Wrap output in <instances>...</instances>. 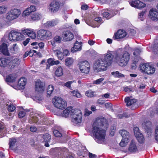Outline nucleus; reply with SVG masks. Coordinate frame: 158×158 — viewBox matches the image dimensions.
<instances>
[{
	"label": "nucleus",
	"mask_w": 158,
	"mask_h": 158,
	"mask_svg": "<svg viewBox=\"0 0 158 158\" xmlns=\"http://www.w3.org/2000/svg\"><path fill=\"white\" fill-rule=\"evenodd\" d=\"M130 57V54L127 51L120 48L115 53L114 60L119 65L123 67L127 64Z\"/></svg>",
	"instance_id": "nucleus-1"
},
{
	"label": "nucleus",
	"mask_w": 158,
	"mask_h": 158,
	"mask_svg": "<svg viewBox=\"0 0 158 158\" xmlns=\"http://www.w3.org/2000/svg\"><path fill=\"white\" fill-rule=\"evenodd\" d=\"M72 107H68L64 110L61 113L62 117H67L70 114L71 121L74 123L77 124L81 122V111L78 110H74Z\"/></svg>",
	"instance_id": "nucleus-2"
},
{
	"label": "nucleus",
	"mask_w": 158,
	"mask_h": 158,
	"mask_svg": "<svg viewBox=\"0 0 158 158\" xmlns=\"http://www.w3.org/2000/svg\"><path fill=\"white\" fill-rule=\"evenodd\" d=\"M107 129L95 126L92 131L94 138L98 143H104L106 136V131Z\"/></svg>",
	"instance_id": "nucleus-3"
},
{
	"label": "nucleus",
	"mask_w": 158,
	"mask_h": 158,
	"mask_svg": "<svg viewBox=\"0 0 158 158\" xmlns=\"http://www.w3.org/2000/svg\"><path fill=\"white\" fill-rule=\"evenodd\" d=\"M21 14V11L19 9L13 7L6 14V19L11 21L18 18Z\"/></svg>",
	"instance_id": "nucleus-4"
},
{
	"label": "nucleus",
	"mask_w": 158,
	"mask_h": 158,
	"mask_svg": "<svg viewBox=\"0 0 158 158\" xmlns=\"http://www.w3.org/2000/svg\"><path fill=\"white\" fill-rule=\"evenodd\" d=\"M139 68L142 72L148 74H152L155 71V68L152 66L145 63L141 64Z\"/></svg>",
	"instance_id": "nucleus-5"
},
{
	"label": "nucleus",
	"mask_w": 158,
	"mask_h": 158,
	"mask_svg": "<svg viewBox=\"0 0 158 158\" xmlns=\"http://www.w3.org/2000/svg\"><path fill=\"white\" fill-rule=\"evenodd\" d=\"M52 102L54 106L59 109H63L66 107V102L61 98H54L52 99Z\"/></svg>",
	"instance_id": "nucleus-6"
},
{
	"label": "nucleus",
	"mask_w": 158,
	"mask_h": 158,
	"mask_svg": "<svg viewBox=\"0 0 158 158\" xmlns=\"http://www.w3.org/2000/svg\"><path fill=\"white\" fill-rule=\"evenodd\" d=\"M97 126V127H102L103 129H107L108 127V124L107 123L106 120L103 117H100L97 118L93 124V127Z\"/></svg>",
	"instance_id": "nucleus-7"
},
{
	"label": "nucleus",
	"mask_w": 158,
	"mask_h": 158,
	"mask_svg": "<svg viewBox=\"0 0 158 158\" xmlns=\"http://www.w3.org/2000/svg\"><path fill=\"white\" fill-rule=\"evenodd\" d=\"M78 65L82 73L86 74L89 73L90 71V65L88 61L84 60L80 61Z\"/></svg>",
	"instance_id": "nucleus-8"
},
{
	"label": "nucleus",
	"mask_w": 158,
	"mask_h": 158,
	"mask_svg": "<svg viewBox=\"0 0 158 158\" xmlns=\"http://www.w3.org/2000/svg\"><path fill=\"white\" fill-rule=\"evenodd\" d=\"M103 61L102 59L96 61L93 66L94 70L97 72L106 70L107 66Z\"/></svg>",
	"instance_id": "nucleus-9"
},
{
	"label": "nucleus",
	"mask_w": 158,
	"mask_h": 158,
	"mask_svg": "<svg viewBox=\"0 0 158 158\" xmlns=\"http://www.w3.org/2000/svg\"><path fill=\"white\" fill-rule=\"evenodd\" d=\"M37 36L41 40L48 39L52 37V34L50 31L41 29L38 31Z\"/></svg>",
	"instance_id": "nucleus-10"
},
{
	"label": "nucleus",
	"mask_w": 158,
	"mask_h": 158,
	"mask_svg": "<svg viewBox=\"0 0 158 158\" xmlns=\"http://www.w3.org/2000/svg\"><path fill=\"white\" fill-rule=\"evenodd\" d=\"M31 123H34L37 124H40V122H39L38 121L40 120V121L42 122H45V119L44 117H41L40 114L36 113L35 114L32 116L31 118Z\"/></svg>",
	"instance_id": "nucleus-11"
},
{
	"label": "nucleus",
	"mask_w": 158,
	"mask_h": 158,
	"mask_svg": "<svg viewBox=\"0 0 158 158\" xmlns=\"http://www.w3.org/2000/svg\"><path fill=\"white\" fill-rule=\"evenodd\" d=\"M35 91L40 93H42L44 90V84L40 80L35 82Z\"/></svg>",
	"instance_id": "nucleus-12"
},
{
	"label": "nucleus",
	"mask_w": 158,
	"mask_h": 158,
	"mask_svg": "<svg viewBox=\"0 0 158 158\" xmlns=\"http://www.w3.org/2000/svg\"><path fill=\"white\" fill-rule=\"evenodd\" d=\"M113 58V55L111 53L108 52L105 56L104 58L102 59L107 66L111 64Z\"/></svg>",
	"instance_id": "nucleus-13"
},
{
	"label": "nucleus",
	"mask_w": 158,
	"mask_h": 158,
	"mask_svg": "<svg viewBox=\"0 0 158 158\" xmlns=\"http://www.w3.org/2000/svg\"><path fill=\"white\" fill-rule=\"evenodd\" d=\"M113 58V55L111 53L108 52L105 56L104 58L102 59L107 66L111 64Z\"/></svg>",
	"instance_id": "nucleus-14"
},
{
	"label": "nucleus",
	"mask_w": 158,
	"mask_h": 158,
	"mask_svg": "<svg viewBox=\"0 0 158 158\" xmlns=\"http://www.w3.org/2000/svg\"><path fill=\"white\" fill-rule=\"evenodd\" d=\"M127 35L126 32L124 31L119 30L114 34L113 38L115 40L120 39L125 37Z\"/></svg>",
	"instance_id": "nucleus-15"
},
{
	"label": "nucleus",
	"mask_w": 158,
	"mask_h": 158,
	"mask_svg": "<svg viewBox=\"0 0 158 158\" xmlns=\"http://www.w3.org/2000/svg\"><path fill=\"white\" fill-rule=\"evenodd\" d=\"M149 18L153 21L158 20V11L156 9H151L149 12Z\"/></svg>",
	"instance_id": "nucleus-16"
},
{
	"label": "nucleus",
	"mask_w": 158,
	"mask_h": 158,
	"mask_svg": "<svg viewBox=\"0 0 158 158\" xmlns=\"http://www.w3.org/2000/svg\"><path fill=\"white\" fill-rule=\"evenodd\" d=\"M131 5L135 7L140 9L144 7L145 4L139 0H135L132 1L130 3Z\"/></svg>",
	"instance_id": "nucleus-17"
},
{
	"label": "nucleus",
	"mask_w": 158,
	"mask_h": 158,
	"mask_svg": "<svg viewBox=\"0 0 158 158\" xmlns=\"http://www.w3.org/2000/svg\"><path fill=\"white\" fill-rule=\"evenodd\" d=\"M22 33L24 35H26L31 38L34 39L36 37V34L33 30L28 29H24L22 31Z\"/></svg>",
	"instance_id": "nucleus-18"
},
{
	"label": "nucleus",
	"mask_w": 158,
	"mask_h": 158,
	"mask_svg": "<svg viewBox=\"0 0 158 158\" xmlns=\"http://www.w3.org/2000/svg\"><path fill=\"white\" fill-rule=\"evenodd\" d=\"M63 38L66 41L71 40L74 38L73 34L70 31H66L64 32Z\"/></svg>",
	"instance_id": "nucleus-19"
},
{
	"label": "nucleus",
	"mask_w": 158,
	"mask_h": 158,
	"mask_svg": "<svg viewBox=\"0 0 158 158\" xmlns=\"http://www.w3.org/2000/svg\"><path fill=\"white\" fill-rule=\"evenodd\" d=\"M60 6L59 3L56 1H53L50 4V9L52 12H56L58 10Z\"/></svg>",
	"instance_id": "nucleus-20"
},
{
	"label": "nucleus",
	"mask_w": 158,
	"mask_h": 158,
	"mask_svg": "<svg viewBox=\"0 0 158 158\" xmlns=\"http://www.w3.org/2000/svg\"><path fill=\"white\" fill-rule=\"evenodd\" d=\"M138 150L136 143L135 141L132 140L129 146L128 151L130 152H135Z\"/></svg>",
	"instance_id": "nucleus-21"
},
{
	"label": "nucleus",
	"mask_w": 158,
	"mask_h": 158,
	"mask_svg": "<svg viewBox=\"0 0 158 158\" xmlns=\"http://www.w3.org/2000/svg\"><path fill=\"white\" fill-rule=\"evenodd\" d=\"M0 52L4 55H9L7 44L5 43H3L0 45Z\"/></svg>",
	"instance_id": "nucleus-22"
},
{
	"label": "nucleus",
	"mask_w": 158,
	"mask_h": 158,
	"mask_svg": "<svg viewBox=\"0 0 158 158\" xmlns=\"http://www.w3.org/2000/svg\"><path fill=\"white\" fill-rule=\"evenodd\" d=\"M81 46V42H79L76 41L73 47L71 48V52L73 53L81 50L82 48Z\"/></svg>",
	"instance_id": "nucleus-23"
},
{
	"label": "nucleus",
	"mask_w": 158,
	"mask_h": 158,
	"mask_svg": "<svg viewBox=\"0 0 158 158\" xmlns=\"http://www.w3.org/2000/svg\"><path fill=\"white\" fill-rule=\"evenodd\" d=\"M152 126V123L148 121H145L142 124L143 127L148 133L151 132Z\"/></svg>",
	"instance_id": "nucleus-24"
},
{
	"label": "nucleus",
	"mask_w": 158,
	"mask_h": 158,
	"mask_svg": "<svg viewBox=\"0 0 158 158\" xmlns=\"http://www.w3.org/2000/svg\"><path fill=\"white\" fill-rule=\"evenodd\" d=\"M36 7L33 5H31L29 7L27 8L24 11V13L26 15H27L32 14V13L36 11Z\"/></svg>",
	"instance_id": "nucleus-25"
},
{
	"label": "nucleus",
	"mask_w": 158,
	"mask_h": 158,
	"mask_svg": "<svg viewBox=\"0 0 158 158\" xmlns=\"http://www.w3.org/2000/svg\"><path fill=\"white\" fill-rule=\"evenodd\" d=\"M58 23V19H55L51 21H47L45 24V25L46 27H51L56 25Z\"/></svg>",
	"instance_id": "nucleus-26"
},
{
	"label": "nucleus",
	"mask_w": 158,
	"mask_h": 158,
	"mask_svg": "<svg viewBox=\"0 0 158 158\" xmlns=\"http://www.w3.org/2000/svg\"><path fill=\"white\" fill-rule=\"evenodd\" d=\"M41 17V15L39 13H34L29 15V17L32 21H36L40 20Z\"/></svg>",
	"instance_id": "nucleus-27"
},
{
	"label": "nucleus",
	"mask_w": 158,
	"mask_h": 158,
	"mask_svg": "<svg viewBox=\"0 0 158 158\" xmlns=\"http://www.w3.org/2000/svg\"><path fill=\"white\" fill-rule=\"evenodd\" d=\"M16 77L15 74H10L6 77V81L7 82H13L15 81Z\"/></svg>",
	"instance_id": "nucleus-28"
},
{
	"label": "nucleus",
	"mask_w": 158,
	"mask_h": 158,
	"mask_svg": "<svg viewBox=\"0 0 158 158\" xmlns=\"http://www.w3.org/2000/svg\"><path fill=\"white\" fill-rule=\"evenodd\" d=\"M125 102L126 103L127 106H130L134 105L137 102V100L135 99H131L129 97L126 98L125 99Z\"/></svg>",
	"instance_id": "nucleus-29"
},
{
	"label": "nucleus",
	"mask_w": 158,
	"mask_h": 158,
	"mask_svg": "<svg viewBox=\"0 0 158 158\" xmlns=\"http://www.w3.org/2000/svg\"><path fill=\"white\" fill-rule=\"evenodd\" d=\"M18 32L15 31H11L9 34V38L10 41H15Z\"/></svg>",
	"instance_id": "nucleus-30"
},
{
	"label": "nucleus",
	"mask_w": 158,
	"mask_h": 158,
	"mask_svg": "<svg viewBox=\"0 0 158 158\" xmlns=\"http://www.w3.org/2000/svg\"><path fill=\"white\" fill-rule=\"evenodd\" d=\"M6 132L7 130L6 127L3 125L2 123L0 122V135H1L0 137L5 135Z\"/></svg>",
	"instance_id": "nucleus-31"
},
{
	"label": "nucleus",
	"mask_w": 158,
	"mask_h": 158,
	"mask_svg": "<svg viewBox=\"0 0 158 158\" xmlns=\"http://www.w3.org/2000/svg\"><path fill=\"white\" fill-rule=\"evenodd\" d=\"M119 133L121 135L122 139L127 138L128 139L129 133L125 130H122L119 131Z\"/></svg>",
	"instance_id": "nucleus-32"
},
{
	"label": "nucleus",
	"mask_w": 158,
	"mask_h": 158,
	"mask_svg": "<svg viewBox=\"0 0 158 158\" xmlns=\"http://www.w3.org/2000/svg\"><path fill=\"white\" fill-rule=\"evenodd\" d=\"M9 63V60L6 58H2L0 59V66L3 67H6Z\"/></svg>",
	"instance_id": "nucleus-33"
},
{
	"label": "nucleus",
	"mask_w": 158,
	"mask_h": 158,
	"mask_svg": "<svg viewBox=\"0 0 158 158\" xmlns=\"http://www.w3.org/2000/svg\"><path fill=\"white\" fill-rule=\"evenodd\" d=\"M54 52L59 59L61 60L63 59L64 56L63 53L60 50H56L54 51Z\"/></svg>",
	"instance_id": "nucleus-34"
},
{
	"label": "nucleus",
	"mask_w": 158,
	"mask_h": 158,
	"mask_svg": "<svg viewBox=\"0 0 158 158\" xmlns=\"http://www.w3.org/2000/svg\"><path fill=\"white\" fill-rule=\"evenodd\" d=\"M54 90V87L52 85H49L47 89V96L48 97H50L52 94Z\"/></svg>",
	"instance_id": "nucleus-35"
},
{
	"label": "nucleus",
	"mask_w": 158,
	"mask_h": 158,
	"mask_svg": "<svg viewBox=\"0 0 158 158\" xmlns=\"http://www.w3.org/2000/svg\"><path fill=\"white\" fill-rule=\"evenodd\" d=\"M55 75L58 77H60L63 74V69L61 67H58L55 72Z\"/></svg>",
	"instance_id": "nucleus-36"
},
{
	"label": "nucleus",
	"mask_w": 158,
	"mask_h": 158,
	"mask_svg": "<svg viewBox=\"0 0 158 158\" xmlns=\"http://www.w3.org/2000/svg\"><path fill=\"white\" fill-rule=\"evenodd\" d=\"M48 62L49 65H51L58 64L60 63L59 60H55L54 59L51 58L48 59Z\"/></svg>",
	"instance_id": "nucleus-37"
},
{
	"label": "nucleus",
	"mask_w": 158,
	"mask_h": 158,
	"mask_svg": "<svg viewBox=\"0 0 158 158\" xmlns=\"http://www.w3.org/2000/svg\"><path fill=\"white\" fill-rule=\"evenodd\" d=\"M135 136L136 137L139 143H142L144 142L145 139L141 133Z\"/></svg>",
	"instance_id": "nucleus-38"
},
{
	"label": "nucleus",
	"mask_w": 158,
	"mask_h": 158,
	"mask_svg": "<svg viewBox=\"0 0 158 158\" xmlns=\"http://www.w3.org/2000/svg\"><path fill=\"white\" fill-rule=\"evenodd\" d=\"M16 142V139H10L9 143V148L10 149L13 150L15 145Z\"/></svg>",
	"instance_id": "nucleus-39"
},
{
	"label": "nucleus",
	"mask_w": 158,
	"mask_h": 158,
	"mask_svg": "<svg viewBox=\"0 0 158 158\" xmlns=\"http://www.w3.org/2000/svg\"><path fill=\"white\" fill-rule=\"evenodd\" d=\"M26 79L24 78H20L18 81V84L20 86H24L26 82Z\"/></svg>",
	"instance_id": "nucleus-40"
},
{
	"label": "nucleus",
	"mask_w": 158,
	"mask_h": 158,
	"mask_svg": "<svg viewBox=\"0 0 158 158\" xmlns=\"http://www.w3.org/2000/svg\"><path fill=\"white\" fill-rule=\"evenodd\" d=\"M20 60L18 58H15L11 61V64L14 66H18L20 63Z\"/></svg>",
	"instance_id": "nucleus-41"
},
{
	"label": "nucleus",
	"mask_w": 158,
	"mask_h": 158,
	"mask_svg": "<svg viewBox=\"0 0 158 158\" xmlns=\"http://www.w3.org/2000/svg\"><path fill=\"white\" fill-rule=\"evenodd\" d=\"M44 141L46 143H48L51 138V135L48 134H45L43 135Z\"/></svg>",
	"instance_id": "nucleus-42"
},
{
	"label": "nucleus",
	"mask_w": 158,
	"mask_h": 158,
	"mask_svg": "<svg viewBox=\"0 0 158 158\" xmlns=\"http://www.w3.org/2000/svg\"><path fill=\"white\" fill-rule=\"evenodd\" d=\"M128 142V139L127 138L122 139L119 143L120 145L122 147L125 146Z\"/></svg>",
	"instance_id": "nucleus-43"
},
{
	"label": "nucleus",
	"mask_w": 158,
	"mask_h": 158,
	"mask_svg": "<svg viewBox=\"0 0 158 158\" xmlns=\"http://www.w3.org/2000/svg\"><path fill=\"white\" fill-rule=\"evenodd\" d=\"M111 74L114 75V77H124V75L120 73L118 71L112 72H111Z\"/></svg>",
	"instance_id": "nucleus-44"
},
{
	"label": "nucleus",
	"mask_w": 158,
	"mask_h": 158,
	"mask_svg": "<svg viewBox=\"0 0 158 158\" xmlns=\"http://www.w3.org/2000/svg\"><path fill=\"white\" fill-rule=\"evenodd\" d=\"M73 62V59L72 58H67L65 60V64L67 66H70Z\"/></svg>",
	"instance_id": "nucleus-45"
},
{
	"label": "nucleus",
	"mask_w": 158,
	"mask_h": 158,
	"mask_svg": "<svg viewBox=\"0 0 158 158\" xmlns=\"http://www.w3.org/2000/svg\"><path fill=\"white\" fill-rule=\"evenodd\" d=\"M18 49L19 48L18 46L16 44H14L10 48V50L11 52L13 53H15V52H17L18 50Z\"/></svg>",
	"instance_id": "nucleus-46"
},
{
	"label": "nucleus",
	"mask_w": 158,
	"mask_h": 158,
	"mask_svg": "<svg viewBox=\"0 0 158 158\" xmlns=\"http://www.w3.org/2000/svg\"><path fill=\"white\" fill-rule=\"evenodd\" d=\"M71 93L73 96L77 98H80L81 97V95L77 90H73L71 92Z\"/></svg>",
	"instance_id": "nucleus-47"
},
{
	"label": "nucleus",
	"mask_w": 158,
	"mask_h": 158,
	"mask_svg": "<svg viewBox=\"0 0 158 158\" xmlns=\"http://www.w3.org/2000/svg\"><path fill=\"white\" fill-rule=\"evenodd\" d=\"M102 15L104 17L106 18L109 19L110 17L112 16V15H110V14L107 11L105 10L103 11V12L102 13Z\"/></svg>",
	"instance_id": "nucleus-48"
},
{
	"label": "nucleus",
	"mask_w": 158,
	"mask_h": 158,
	"mask_svg": "<svg viewBox=\"0 0 158 158\" xmlns=\"http://www.w3.org/2000/svg\"><path fill=\"white\" fill-rule=\"evenodd\" d=\"M24 38V36L21 33L18 32L17 35V37H16L15 41H19L21 40H23Z\"/></svg>",
	"instance_id": "nucleus-49"
},
{
	"label": "nucleus",
	"mask_w": 158,
	"mask_h": 158,
	"mask_svg": "<svg viewBox=\"0 0 158 158\" xmlns=\"http://www.w3.org/2000/svg\"><path fill=\"white\" fill-rule=\"evenodd\" d=\"M85 95L88 97L91 98L94 96V92L91 90H89L86 91Z\"/></svg>",
	"instance_id": "nucleus-50"
},
{
	"label": "nucleus",
	"mask_w": 158,
	"mask_h": 158,
	"mask_svg": "<svg viewBox=\"0 0 158 158\" xmlns=\"http://www.w3.org/2000/svg\"><path fill=\"white\" fill-rule=\"evenodd\" d=\"M53 134L55 136L57 137H60L62 135L61 133L57 130H54L53 131Z\"/></svg>",
	"instance_id": "nucleus-51"
},
{
	"label": "nucleus",
	"mask_w": 158,
	"mask_h": 158,
	"mask_svg": "<svg viewBox=\"0 0 158 158\" xmlns=\"http://www.w3.org/2000/svg\"><path fill=\"white\" fill-rule=\"evenodd\" d=\"M7 10V8L5 6L3 5L0 6V14H2L4 13Z\"/></svg>",
	"instance_id": "nucleus-52"
},
{
	"label": "nucleus",
	"mask_w": 158,
	"mask_h": 158,
	"mask_svg": "<svg viewBox=\"0 0 158 158\" xmlns=\"http://www.w3.org/2000/svg\"><path fill=\"white\" fill-rule=\"evenodd\" d=\"M141 52V49L138 48H135L134 49V52L133 53V54L134 56H137L140 54Z\"/></svg>",
	"instance_id": "nucleus-53"
},
{
	"label": "nucleus",
	"mask_w": 158,
	"mask_h": 158,
	"mask_svg": "<svg viewBox=\"0 0 158 158\" xmlns=\"http://www.w3.org/2000/svg\"><path fill=\"white\" fill-rule=\"evenodd\" d=\"M16 109L15 106L11 104L8 106V110L10 112H13Z\"/></svg>",
	"instance_id": "nucleus-54"
},
{
	"label": "nucleus",
	"mask_w": 158,
	"mask_h": 158,
	"mask_svg": "<svg viewBox=\"0 0 158 158\" xmlns=\"http://www.w3.org/2000/svg\"><path fill=\"white\" fill-rule=\"evenodd\" d=\"M75 81H68L64 84V85L69 89L71 88V85Z\"/></svg>",
	"instance_id": "nucleus-55"
},
{
	"label": "nucleus",
	"mask_w": 158,
	"mask_h": 158,
	"mask_svg": "<svg viewBox=\"0 0 158 158\" xmlns=\"http://www.w3.org/2000/svg\"><path fill=\"white\" fill-rule=\"evenodd\" d=\"M115 130V128L114 126H112L110 127V135L111 136L114 135V132Z\"/></svg>",
	"instance_id": "nucleus-56"
},
{
	"label": "nucleus",
	"mask_w": 158,
	"mask_h": 158,
	"mask_svg": "<svg viewBox=\"0 0 158 158\" xmlns=\"http://www.w3.org/2000/svg\"><path fill=\"white\" fill-rule=\"evenodd\" d=\"M129 117V115H127L126 113H124L123 114H118L117 117L118 118H122L123 117H125L126 118H128Z\"/></svg>",
	"instance_id": "nucleus-57"
},
{
	"label": "nucleus",
	"mask_w": 158,
	"mask_h": 158,
	"mask_svg": "<svg viewBox=\"0 0 158 158\" xmlns=\"http://www.w3.org/2000/svg\"><path fill=\"white\" fill-rule=\"evenodd\" d=\"M134 133L135 136L141 133L139 131V128L138 127H135L134 128Z\"/></svg>",
	"instance_id": "nucleus-58"
},
{
	"label": "nucleus",
	"mask_w": 158,
	"mask_h": 158,
	"mask_svg": "<svg viewBox=\"0 0 158 158\" xmlns=\"http://www.w3.org/2000/svg\"><path fill=\"white\" fill-rule=\"evenodd\" d=\"M104 80V78H101L96 80L93 81V84H95L96 85L99 84L102 81Z\"/></svg>",
	"instance_id": "nucleus-59"
},
{
	"label": "nucleus",
	"mask_w": 158,
	"mask_h": 158,
	"mask_svg": "<svg viewBox=\"0 0 158 158\" xmlns=\"http://www.w3.org/2000/svg\"><path fill=\"white\" fill-rule=\"evenodd\" d=\"M53 40L56 42L60 43L61 42V37L59 36H56L54 38Z\"/></svg>",
	"instance_id": "nucleus-60"
},
{
	"label": "nucleus",
	"mask_w": 158,
	"mask_h": 158,
	"mask_svg": "<svg viewBox=\"0 0 158 158\" xmlns=\"http://www.w3.org/2000/svg\"><path fill=\"white\" fill-rule=\"evenodd\" d=\"M145 11H142V12L140 13L139 14L138 18H140V20L142 21H143V17L144 14H145Z\"/></svg>",
	"instance_id": "nucleus-61"
},
{
	"label": "nucleus",
	"mask_w": 158,
	"mask_h": 158,
	"mask_svg": "<svg viewBox=\"0 0 158 158\" xmlns=\"http://www.w3.org/2000/svg\"><path fill=\"white\" fill-rule=\"evenodd\" d=\"M155 133V139L158 143V126L156 128Z\"/></svg>",
	"instance_id": "nucleus-62"
},
{
	"label": "nucleus",
	"mask_w": 158,
	"mask_h": 158,
	"mask_svg": "<svg viewBox=\"0 0 158 158\" xmlns=\"http://www.w3.org/2000/svg\"><path fill=\"white\" fill-rule=\"evenodd\" d=\"M25 112L24 111H20L19 113V117L20 118H22L25 115Z\"/></svg>",
	"instance_id": "nucleus-63"
},
{
	"label": "nucleus",
	"mask_w": 158,
	"mask_h": 158,
	"mask_svg": "<svg viewBox=\"0 0 158 158\" xmlns=\"http://www.w3.org/2000/svg\"><path fill=\"white\" fill-rule=\"evenodd\" d=\"M153 48L154 52H158V43L154 44Z\"/></svg>",
	"instance_id": "nucleus-64"
}]
</instances>
